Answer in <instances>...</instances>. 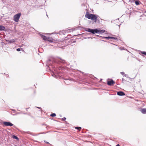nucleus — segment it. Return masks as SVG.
Returning a JSON list of instances; mask_svg holds the SVG:
<instances>
[{"mask_svg": "<svg viewBox=\"0 0 146 146\" xmlns=\"http://www.w3.org/2000/svg\"><path fill=\"white\" fill-rule=\"evenodd\" d=\"M85 17L89 19H91L94 22H96L98 17V15L92 14H86Z\"/></svg>", "mask_w": 146, "mask_h": 146, "instance_id": "1", "label": "nucleus"}, {"mask_svg": "<svg viewBox=\"0 0 146 146\" xmlns=\"http://www.w3.org/2000/svg\"><path fill=\"white\" fill-rule=\"evenodd\" d=\"M106 39H113L115 40H116L117 38L114 37L112 36H106L104 37Z\"/></svg>", "mask_w": 146, "mask_h": 146, "instance_id": "9", "label": "nucleus"}, {"mask_svg": "<svg viewBox=\"0 0 146 146\" xmlns=\"http://www.w3.org/2000/svg\"><path fill=\"white\" fill-rule=\"evenodd\" d=\"M115 83V82L112 79L110 81H108L107 82V84L109 86H112Z\"/></svg>", "mask_w": 146, "mask_h": 146, "instance_id": "5", "label": "nucleus"}, {"mask_svg": "<svg viewBox=\"0 0 146 146\" xmlns=\"http://www.w3.org/2000/svg\"><path fill=\"white\" fill-rule=\"evenodd\" d=\"M9 43H12L15 42L16 41L14 39H12L9 40H6Z\"/></svg>", "mask_w": 146, "mask_h": 146, "instance_id": "7", "label": "nucleus"}, {"mask_svg": "<svg viewBox=\"0 0 146 146\" xmlns=\"http://www.w3.org/2000/svg\"><path fill=\"white\" fill-rule=\"evenodd\" d=\"M66 82H65V84H67L68 83L66 81H67L68 79H66Z\"/></svg>", "mask_w": 146, "mask_h": 146, "instance_id": "26", "label": "nucleus"}, {"mask_svg": "<svg viewBox=\"0 0 146 146\" xmlns=\"http://www.w3.org/2000/svg\"><path fill=\"white\" fill-rule=\"evenodd\" d=\"M91 29L90 28L87 29V30H86V31L90 32Z\"/></svg>", "mask_w": 146, "mask_h": 146, "instance_id": "18", "label": "nucleus"}, {"mask_svg": "<svg viewBox=\"0 0 146 146\" xmlns=\"http://www.w3.org/2000/svg\"><path fill=\"white\" fill-rule=\"evenodd\" d=\"M141 53L145 55H146V52H142Z\"/></svg>", "mask_w": 146, "mask_h": 146, "instance_id": "20", "label": "nucleus"}, {"mask_svg": "<svg viewBox=\"0 0 146 146\" xmlns=\"http://www.w3.org/2000/svg\"><path fill=\"white\" fill-rule=\"evenodd\" d=\"M124 75V76L125 77H127V78H128V76L126 74H125Z\"/></svg>", "mask_w": 146, "mask_h": 146, "instance_id": "24", "label": "nucleus"}, {"mask_svg": "<svg viewBox=\"0 0 146 146\" xmlns=\"http://www.w3.org/2000/svg\"><path fill=\"white\" fill-rule=\"evenodd\" d=\"M117 94L119 96H122L125 95V94L123 92L119 91L117 92Z\"/></svg>", "mask_w": 146, "mask_h": 146, "instance_id": "8", "label": "nucleus"}, {"mask_svg": "<svg viewBox=\"0 0 146 146\" xmlns=\"http://www.w3.org/2000/svg\"><path fill=\"white\" fill-rule=\"evenodd\" d=\"M135 3L136 5H138L139 4V1H136L135 2Z\"/></svg>", "mask_w": 146, "mask_h": 146, "instance_id": "15", "label": "nucleus"}, {"mask_svg": "<svg viewBox=\"0 0 146 146\" xmlns=\"http://www.w3.org/2000/svg\"><path fill=\"white\" fill-rule=\"evenodd\" d=\"M122 81L123 82L125 81V80L123 78H122Z\"/></svg>", "mask_w": 146, "mask_h": 146, "instance_id": "25", "label": "nucleus"}, {"mask_svg": "<svg viewBox=\"0 0 146 146\" xmlns=\"http://www.w3.org/2000/svg\"><path fill=\"white\" fill-rule=\"evenodd\" d=\"M3 124L5 126H13V124L9 122L4 121L3 122Z\"/></svg>", "mask_w": 146, "mask_h": 146, "instance_id": "4", "label": "nucleus"}, {"mask_svg": "<svg viewBox=\"0 0 146 146\" xmlns=\"http://www.w3.org/2000/svg\"><path fill=\"white\" fill-rule=\"evenodd\" d=\"M141 112L143 114L146 113V108H144L141 110Z\"/></svg>", "mask_w": 146, "mask_h": 146, "instance_id": "11", "label": "nucleus"}, {"mask_svg": "<svg viewBox=\"0 0 146 146\" xmlns=\"http://www.w3.org/2000/svg\"><path fill=\"white\" fill-rule=\"evenodd\" d=\"M50 116L52 117H55L56 116V114L55 113H53L51 114L50 115Z\"/></svg>", "mask_w": 146, "mask_h": 146, "instance_id": "16", "label": "nucleus"}, {"mask_svg": "<svg viewBox=\"0 0 146 146\" xmlns=\"http://www.w3.org/2000/svg\"><path fill=\"white\" fill-rule=\"evenodd\" d=\"M75 129H78L79 130H80L81 129V127H75Z\"/></svg>", "mask_w": 146, "mask_h": 146, "instance_id": "17", "label": "nucleus"}, {"mask_svg": "<svg viewBox=\"0 0 146 146\" xmlns=\"http://www.w3.org/2000/svg\"><path fill=\"white\" fill-rule=\"evenodd\" d=\"M120 73L123 75H124L125 74L123 72H121Z\"/></svg>", "mask_w": 146, "mask_h": 146, "instance_id": "23", "label": "nucleus"}, {"mask_svg": "<svg viewBox=\"0 0 146 146\" xmlns=\"http://www.w3.org/2000/svg\"><path fill=\"white\" fill-rule=\"evenodd\" d=\"M59 61L60 62L62 63H64L65 62V60H64L62 59L61 58L60 59Z\"/></svg>", "mask_w": 146, "mask_h": 146, "instance_id": "14", "label": "nucleus"}, {"mask_svg": "<svg viewBox=\"0 0 146 146\" xmlns=\"http://www.w3.org/2000/svg\"><path fill=\"white\" fill-rule=\"evenodd\" d=\"M12 138H13V139H16L17 140H19V138L17 137L15 135H13L11 137Z\"/></svg>", "mask_w": 146, "mask_h": 146, "instance_id": "12", "label": "nucleus"}, {"mask_svg": "<svg viewBox=\"0 0 146 146\" xmlns=\"http://www.w3.org/2000/svg\"><path fill=\"white\" fill-rule=\"evenodd\" d=\"M98 32L97 29H91L90 32L93 34H95L97 33Z\"/></svg>", "mask_w": 146, "mask_h": 146, "instance_id": "6", "label": "nucleus"}, {"mask_svg": "<svg viewBox=\"0 0 146 146\" xmlns=\"http://www.w3.org/2000/svg\"><path fill=\"white\" fill-rule=\"evenodd\" d=\"M44 142L45 143H47V144H48V143H49L48 142L45 141H44Z\"/></svg>", "mask_w": 146, "mask_h": 146, "instance_id": "28", "label": "nucleus"}, {"mask_svg": "<svg viewBox=\"0 0 146 146\" xmlns=\"http://www.w3.org/2000/svg\"><path fill=\"white\" fill-rule=\"evenodd\" d=\"M116 146H120L119 144H118L116 145Z\"/></svg>", "mask_w": 146, "mask_h": 146, "instance_id": "29", "label": "nucleus"}, {"mask_svg": "<svg viewBox=\"0 0 146 146\" xmlns=\"http://www.w3.org/2000/svg\"><path fill=\"white\" fill-rule=\"evenodd\" d=\"M98 32H97V33H100V34H102L103 33H104L105 32V30H98Z\"/></svg>", "mask_w": 146, "mask_h": 146, "instance_id": "10", "label": "nucleus"}, {"mask_svg": "<svg viewBox=\"0 0 146 146\" xmlns=\"http://www.w3.org/2000/svg\"><path fill=\"white\" fill-rule=\"evenodd\" d=\"M52 76H53V77H54L55 78H56V76L54 74H52Z\"/></svg>", "mask_w": 146, "mask_h": 146, "instance_id": "22", "label": "nucleus"}, {"mask_svg": "<svg viewBox=\"0 0 146 146\" xmlns=\"http://www.w3.org/2000/svg\"><path fill=\"white\" fill-rule=\"evenodd\" d=\"M98 36L99 37H101V36Z\"/></svg>", "mask_w": 146, "mask_h": 146, "instance_id": "30", "label": "nucleus"}, {"mask_svg": "<svg viewBox=\"0 0 146 146\" xmlns=\"http://www.w3.org/2000/svg\"><path fill=\"white\" fill-rule=\"evenodd\" d=\"M5 29L4 27L0 25V30H4Z\"/></svg>", "mask_w": 146, "mask_h": 146, "instance_id": "13", "label": "nucleus"}, {"mask_svg": "<svg viewBox=\"0 0 146 146\" xmlns=\"http://www.w3.org/2000/svg\"><path fill=\"white\" fill-rule=\"evenodd\" d=\"M36 108H39V109H41V107H36Z\"/></svg>", "mask_w": 146, "mask_h": 146, "instance_id": "27", "label": "nucleus"}, {"mask_svg": "<svg viewBox=\"0 0 146 146\" xmlns=\"http://www.w3.org/2000/svg\"><path fill=\"white\" fill-rule=\"evenodd\" d=\"M21 48H17V51H19L21 50Z\"/></svg>", "mask_w": 146, "mask_h": 146, "instance_id": "19", "label": "nucleus"}, {"mask_svg": "<svg viewBox=\"0 0 146 146\" xmlns=\"http://www.w3.org/2000/svg\"><path fill=\"white\" fill-rule=\"evenodd\" d=\"M40 36L41 37L43 38V39L45 40H48V41L50 42H52L54 41V40L52 38L40 34Z\"/></svg>", "mask_w": 146, "mask_h": 146, "instance_id": "2", "label": "nucleus"}, {"mask_svg": "<svg viewBox=\"0 0 146 146\" xmlns=\"http://www.w3.org/2000/svg\"><path fill=\"white\" fill-rule=\"evenodd\" d=\"M66 117H64L63 118H62V120L63 121H65V120L66 119Z\"/></svg>", "mask_w": 146, "mask_h": 146, "instance_id": "21", "label": "nucleus"}, {"mask_svg": "<svg viewBox=\"0 0 146 146\" xmlns=\"http://www.w3.org/2000/svg\"><path fill=\"white\" fill-rule=\"evenodd\" d=\"M21 15V13H19L15 15L13 17V20L14 21L16 22H18Z\"/></svg>", "mask_w": 146, "mask_h": 146, "instance_id": "3", "label": "nucleus"}]
</instances>
